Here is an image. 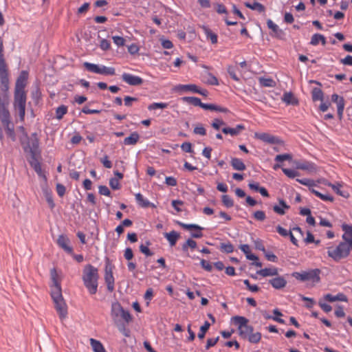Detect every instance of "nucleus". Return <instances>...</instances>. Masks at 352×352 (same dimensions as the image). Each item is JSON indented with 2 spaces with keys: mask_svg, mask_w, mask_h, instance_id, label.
<instances>
[{
  "mask_svg": "<svg viewBox=\"0 0 352 352\" xmlns=\"http://www.w3.org/2000/svg\"><path fill=\"white\" fill-rule=\"evenodd\" d=\"M51 277L53 282L51 287V296L54 303V307L62 320L65 318L67 315V306L63 297L60 283L58 280L56 271L54 268L51 270Z\"/></svg>",
  "mask_w": 352,
  "mask_h": 352,
  "instance_id": "f257e3e1",
  "label": "nucleus"
},
{
  "mask_svg": "<svg viewBox=\"0 0 352 352\" xmlns=\"http://www.w3.org/2000/svg\"><path fill=\"white\" fill-rule=\"evenodd\" d=\"M98 270L94 266L88 264L85 266L82 271V279L85 287L90 294H95L98 286Z\"/></svg>",
  "mask_w": 352,
  "mask_h": 352,
  "instance_id": "f03ea898",
  "label": "nucleus"
},
{
  "mask_svg": "<svg viewBox=\"0 0 352 352\" xmlns=\"http://www.w3.org/2000/svg\"><path fill=\"white\" fill-rule=\"evenodd\" d=\"M351 248L346 242L341 241L336 247L327 248V255L336 262L347 258L350 254Z\"/></svg>",
  "mask_w": 352,
  "mask_h": 352,
  "instance_id": "7ed1b4c3",
  "label": "nucleus"
},
{
  "mask_svg": "<svg viewBox=\"0 0 352 352\" xmlns=\"http://www.w3.org/2000/svg\"><path fill=\"white\" fill-rule=\"evenodd\" d=\"M111 316L114 324L121 322L122 320L129 323L132 320L130 313L124 310L118 302L111 304Z\"/></svg>",
  "mask_w": 352,
  "mask_h": 352,
  "instance_id": "20e7f679",
  "label": "nucleus"
},
{
  "mask_svg": "<svg viewBox=\"0 0 352 352\" xmlns=\"http://www.w3.org/2000/svg\"><path fill=\"white\" fill-rule=\"evenodd\" d=\"M320 270L319 269H312L300 272H294L292 273V276L302 282L311 281L313 283H318L320 280Z\"/></svg>",
  "mask_w": 352,
  "mask_h": 352,
  "instance_id": "39448f33",
  "label": "nucleus"
},
{
  "mask_svg": "<svg viewBox=\"0 0 352 352\" xmlns=\"http://www.w3.org/2000/svg\"><path fill=\"white\" fill-rule=\"evenodd\" d=\"M26 94L14 91V108L19 112L21 121H23L25 114Z\"/></svg>",
  "mask_w": 352,
  "mask_h": 352,
  "instance_id": "423d86ee",
  "label": "nucleus"
},
{
  "mask_svg": "<svg viewBox=\"0 0 352 352\" xmlns=\"http://www.w3.org/2000/svg\"><path fill=\"white\" fill-rule=\"evenodd\" d=\"M232 320L238 327L239 336L242 338L251 333V331H254L253 327L248 324V319L244 316H235L232 318Z\"/></svg>",
  "mask_w": 352,
  "mask_h": 352,
  "instance_id": "0eeeda50",
  "label": "nucleus"
},
{
  "mask_svg": "<svg viewBox=\"0 0 352 352\" xmlns=\"http://www.w3.org/2000/svg\"><path fill=\"white\" fill-rule=\"evenodd\" d=\"M83 65L87 71L94 74L110 76H113L116 74L115 69L113 67L96 65L88 62H85Z\"/></svg>",
  "mask_w": 352,
  "mask_h": 352,
  "instance_id": "6e6552de",
  "label": "nucleus"
},
{
  "mask_svg": "<svg viewBox=\"0 0 352 352\" xmlns=\"http://www.w3.org/2000/svg\"><path fill=\"white\" fill-rule=\"evenodd\" d=\"M296 181L300 184L308 186L310 192L322 201L331 202L333 201V197L330 195L322 194L313 188V186H315V182L314 180L310 179H297Z\"/></svg>",
  "mask_w": 352,
  "mask_h": 352,
  "instance_id": "1a4fd4ad",
  "label": "nucleus"
},
{
  "mask_svg": "<svg viewBox=\"0 0 352 352\" xmlns=\"http://www.w3.org/2000/svg\"><path fill=\"white\" fill-rule=\"evenodd\" d=\"M104 280L109 292H111L114 290L115 279L113 275V266L107 261L104 268Z\"/></svg>",
  "mask_w": 352,
  "mask_h": 352,
  "instance_id": "9d476101",
  "label": "nucleus"
},
{
  "mask_svg": "<svg viewBox=\"0 0 352 352\" xmlns=\"http://www.w3.org/2000/svg\"><path fill=\"white\" fill-rule=\"evenodd\" d=\"M122 80L131 86L140 85L143 83V79L142 78L129 73H123Z\"/></svg>",
  "mask_w": 352,
  "mask_h": 352,
  "instance_id": "9b49d317",
  "label": "nucleus"
},
{
  "mask_svg": "<svg viewBox=\"0 0 352 352\" xmlns=\"http://www.w3.org/2000/svg\"><path fill=\"white\" fill-rule=\"evenodd\" d=\"M8 98L6 94H0V118L4 121L6 120L10 112L8 109Z\"/></svg>",
  "mask_w": 352,
  "mask_h": 352,
  "instance_id": "f8f14e48",
  "label": "nucleus"
},
{
  "mask_svg": "<svg viewBox=\"0 0 352 352\" xmlns=\"http://www.w3.org/2000/svg\"><path fill=\"white\" fill-rule=\"evenodd\" d=\"M254 138L267 144H275L279 143V139L277 137L268 133H255Z\"/></svg>",
  "mask_w": 352,
  "mask_h": 352,
  "instance_id": "ddd939ff",
  "label": "nucleus"
},
{
  "mask_svg": "<svg viewBox=\"0 0 352 352\" xmlns=\"http://www.w3.org/2000/svg\"><path fill=\"white\" fill-rule=\"evenodd\" d=\"M28 77V73L26 71H22L21 72L16 82L15 91L25 92L24 89L26 85Z\"/></svg>",
  "mask_w": 352,
  "mask_h": 352,
  "instance_id": "4468645a",
  "label": "nucleus"
},
{
  "mask_svg": "<svg viewBox=\"0 0 352 352\" xmlns=\"http://www.w3.org/2000/svg\"><path fill=\"white\" fill-rule=\"evenodd\" d=\"M1 122L3 126L5 127L7 135L12 140L14 141L16 139L15 133L14 130L13 124L10 122V115L8 116L6 121L0 118Z\"/></svg>",
  "mask_w": 352,
  "mask_h": 352,
  "instance_id": "2eb2a0df",
  "label": "nucleus"
},
{
  "mask_svg": "<svg viewBox=\"0 0 352 352\" xmlns=\"http://www.w3.org/2000/svg\"><path fill=\"white\" fill-rule=\"evenodd\" d=\"M342 229L344 232L342 236L343 242L347 243L352 250V226L344 223L342 225Z\"/></svg>",
  "mask_w": 352,
  "mask_h": 352,
  "instance_id": "dca6fc26",
  "label": "nucleus"
},
{
  "mask_svg": "<svg viewBox=\"0 0 352 352\" xmlns=\"http://www.w3.org/2000/svg\"><path fill=\"white\" fill-rule=\"evenodd\" d=\"M342 229L344 232L342 236L343 242L347 243L352 250V226L344 223L342 225Z\"/></svg>",
  "mask_w": 352,
  "mask_h": 352,
  "instance_id": "f3484780",
  "label": "nucleus"
},
{
  "mask_svg": "<svg viewBox=\"0 0 352 352\" xmlns=\"http://www.w3.org/2000/svg\"><path fill=\"white\" fill-rule=\"evenodd\" d=\"M332 102L336 103L338 109V115L340 119L342 118L343 111L344 109V100L343 97L339 96L336 94L331 96Z\"/></svg>",
  "mask_w": 352,
  "mask_h": 352,
  "instance_id": "a211bd4d",
  "label": "nucleus"
},
{
  "mask_svg": "<svg viewBox=\"0 0 352 352\" xmlns=\"http://www.w3.org/2000/svg\"><path fill=\"white\" fill-rule=\"evenodd\" d=\"M57 243L59 247L63 249L66 252L72 254L73 252L72 248L69 245L70 241L69 238L63 234L58 236Z\"/></svg>",
  "mask_w": 352,
  "mask_h": 352,
  "instance_id": "6ab92c4d",
  "label": "nucleus"
},
{
  "mask_svg": "<svg viewBox=\"0 0 352 352\" xmlns=\"http://www.w3.org/2000/svg\"><path fill=\"white\" fill-rule=\"evenodd\" d=\"M296 167L298 169L307 170L310 173L316 172V166L314 163L310 162H296Z\"/></svg>",
  "mask_w": 352,
  "mask_h": 352,
  "instance_id": "aec40b11",
  "label": "nucleus"
},
{
  "mask_svg": "<svg viewBox=\"0 0 352 352\" xmlns=\"http://www.w3.org/2000/svg\"><path fill=\"white\" fill-rule=\"evenodd\" d=\"M269 283L276 289H283L287 285V280L282 276H277L274 278L270 279Z\"/></svg>",
  "mask_w": 352,
  "mask_h": 352,
  "instance_id": "412c9836",
  "label": "nucleus"
},
{
  "mask_svg": "<svg viewBox=\"0 0 352 352\" xmlns=\"http://www.w3.org/2000/svg\"><path fill=\"white\" fill-rule=\"evenodd\" d=\"M245 129L243 124H237L234 128L224 127L222 129V132L225 134H230L232 136L238 135L242 131Z\"/></svg>",
  "mask_w": 352,
  "mask_h": 352,
  "instance_id": "4be33fe9",
  "label": "nucleus"
},
{
  "mask_svg": "<svg viewBox=\"0 0 352 352\" xmlns=\"http://www.w3.org/2000/svg\"><path fill=\"white\" fill-rule=\"evenodd\" d=\"M177 91H191L195 93L198 91V87L195 84L178 85L175 87Z\"/></svg>",
  "mask_w": 352,
  "mask_h": 352,
  "instance_id": "5701e85b",
  "label": "nucleus"
},
{
  "mask_svg": "<svg viewBox=\"0 0 352 352\" xmlns=\"http://www.w3.org/2000/svg\"><path fill=\"white\" fill-rule=\"evenodd\" d=\"M30 153L32 155H34L38 150L39 140L36 133L32 134L30 139Z\"/></svg>",
  "mask_w": 352,
  "mask_h": 352,
  "instance_id": "b1692460",
  "label": "nucleus"
},
{
  "mask_svg": "<svg viewBox=\"0 0 352 352\" xmlns=\"http://www.w3.org/2000/svg\"><path fill=\"white\" fill-rule=\"evenodd\" d=\"M164 235L169 242L170 246H174L179 238V234L175 230H173L170 232H166L164 234Z\"/></svg>",
  "mask_w": 352,
  "mask_h": 352,
  "instance_id": "393cba45",
  "label": "nucleus"
},
{
  "mask_svg": "<svg viewBox=\"0 0 352 352\" xmlns=\"http://www.w3.org/2000/svg\"><path fill=\"white\" fill-rule=\"evenodd\" d=\"M256 273L263 277H267L278 275V272L276 267H266L257 271Z\"/></svg>",
  "mask_w": 352,
  "mask_h": 352,
  "instance_id": "a878e982",
  "label": "nucleus"
},
{
  "mask_svg": "<svg viewBox=\"0 0 352 352\" xmlns=\"http://www.w3.org/2000/svg\"><path fill=\"white\" fill-rule=\"evenodd\" d=\"M201 108L205 110L215 111L222 112V113L228 112V109L227 108L217 106L214 104L203 103V104L201 105Z\"/></svg>",
  "mask_w": 352,
  "mask_h": 352,
  "instance_id": "bb28decb",
  "label": "nucleus"
},
{
  "mask_svg": "<svg viewBox=\"0 0 352 352\" xmlns=\"http://www.w3.org/2000/svg\"><path fill=\"white\" fill-rule=\"evenodd\" d=\"M204 32L206 38L210 40L212 44H216L218 42V37L217 34L212 32V30L207 26H203Z\"/></svg>",
  "mask_w": 352,
  "mask_h": 352,
  "instance_id": "cd10ccee",
  "label": "nucleus"
},
{
  "mask_svg": "<svg viewBox=\"0 0 352 352\" xmlns=\"http://www.w3.org/2000/svg\"><path fill=\"white\" fill-rule=\"evenodd\" d=\"M135 196L138 204L142 208H148L149 206H153V204L151 203L147 199H145L141 193L138 192L135 194Z\"/></svg>",
  "mask_w": 352,
  "mask_h": 352,
  "instance_id": "c85d7f7f",
  "label": "nucleus"
},
{
  "mask_svg": "<svg viewBox=\"0 0 352 352\" xmlns=\"http://www.w3.org/2000/svg\"><path fill=\"white\" fill-rule=\"evenodd\" d=\"M140 140V135L137 132H133L130 136L124 139V145H135Z\"/></svg>",
  "mask_w": 352,
  "mask_h": 352,
  "instance_id": "c756f323",
  "label": "nucleus"
},
{
  "mask_svg": "<svg viewBox=\"0 0 352 352\" xmlns=\"http://www.w3.org/2000/svg\"><path fill=\"white\" fill-rule=\"evenodd\" d=\"M243 339H247L250 343L256 344L258 343L261 339V333L258 331L254 333V331H251V333H249Z\"/></svg>",
  "mask_w": 352,
  "mask_h": 352,
  "instance_id": "7c9ffc66",
  "label": "nucleus"
},
{
  "mask_svg": "<svg viewBox=\"0 0 352 352\" xmlns=\"http://www.w3.org/2000/svg\"><path fill=\"white\" fill-rule=\"evenodd\" d=\"M231 166L234 170H244L246 168V166L242 160L236 157H233L231 160Z\"/></svg>",
  "mask_w": 352,
  "mask_h": 352,
  "instance_id": "2f4dec72",
  "label": "nucleus"
},
{
  "mask_svg": "<svg viewBox=\"0 0 352 352\" xmlns=\"http://www.w3.org/2000/svg\"><path fill=\"white\" fill-rule=\"evenodd\" d=\"M321 42L322 45L326 44V38L325 37L320 34H314L311 38L310 44L311 45L316 46L318 45V43Z\"/></svg>",
  "mask_w": 352,
  "mask_h": 352,
  "instance_id": "473e14b6",
  "label": "nucleus"
},
{
  "mask_svg": "<svg viewBox=\"0 0 352 352\" xmlns=\"http://www.w3.org/2000/svg\"><path fill=\"white\" fill-rule=\"evenodd\" d=\"M182 100L184 102L192 104L193 106L195 107H201V105L203 104V102H201V100L197 97L185 96L182 98Z\"/></svg>",
  "mask_w": 352,
  "mask_h": 352,
  "instance_id": "72a5a7b5",
  "label": "nucleus"
},
{
  "mask_svg": "<svg viewBox=\"0 0 352 352\" xmlns=\"http://www.w3.org/2000/svg\"><path fill=\"white\" fill-rule=\"evenodd\" d=\"M245 7H247L251 10H256L260 13L263 12L265 10L264 6H263L261 3H260L258 2H253V3L245 2Z\"/></svg>",
  "mask_w": 352,
  "mask_h": 352,
  "instance_id": "f704fd0d",
  "label": "nucleus"
},
{
  "mask_svg": "<svg viewBox=\"0 0 352 352\" xmlns=\"http://www.w3.org/2000/svg\"><path fill=\"white\" fill-rule=\"evenodd\" d=\"M90 344L94 352H106V350L100 341L91 338Z\"/></svg>",
  "mask_w": 352,
  "mask_h": 352,
  "instance_id": "c9c22d12",
  "label": "nucleus"
},
{
  "mask_svg": "<svg viewBox=\"0 0 352 352\" xmlns=\"http://www.w3.org/2000/svg\"><path fill=\"white\" fill-rule=\"evenodd\" d=\"M279 204L280 206L275 205L273 207L274 211L280 215H283L285 213V208H289V206L287 205L285 201L283 199L279 201Z\"/></svg>",
  "mask_w": 352,
  "mask_h": 352,
  "instance_id": "e433bc0d",
  "label": "nucleus"
},
{
  "mask_svg": "<svg viewBox=\"0 0 352 352\" xmlns=\"http://www.w3.org/2000/svg\"><path fill=\"white\" fill-rule=\"evenodd\" d=\"M258 81L260 85L265 87H273L276 85L275 81L271 78L261 77Z\"/></svg>",
  "mask_w": 352,
  "mask_h": 352,
  "instance_id": "4c0bfd02",
  "label": "nucleus"
},
{
  "mask_svg": "<svg viewBox=\"0 0 352 352\" xmlns=\"http://www.w3.org/2000/svg\"><path fill=\"white\" fill-rule=\"evenodd\" d=\"M205 82L210 85H218V79L211 73L207 72L205 76Z\"/></svg>",
  "mask_w": 352,
  "mask_h": 352,
  "instance_id": "58836bf2",
  "label": "nucleus"
},
{
  "mask_svg": "<svg viewBox=\"0 0 352 352\" xmlns=\"http://www.w3.org/2000/svg\"><path fill=\"white\" fill-rule=\"evenodd\" d=\"M283 100L287 104H296L298 102L297 100L291 92L285 93L283 94Z\"/></svg>",
  "mask_w": 352,
  "mask_h": 352,
  "instance_id": "ea45409f",
  "label": "nucleus"
},
{
  "mask_svg": "<svg viewBox=\"0 0 352 352\" xmlns=\"http://www.w3.org/2000/svg\"><path fill=\"white\" fill-rule=\"evenodd\" d=\"M324 94L320 88L315 87L312 90V99L313 100H320L322 101Z\"/></svg>",
  "mask_w": 352,
  "mask_h": 352,
  "instance_id": "a19ab883",
  "label": "nucleus"
},
{
  "mask_svg": "<svg viewBox=\"0 0 352 352\" xmlns=\"http://www.w3.org/2000/svg\"><path fill=\"white\" fill-rule=\"evenodd\" d=\"M267 25L269 29L272 30V31L276 34L279 35L283 32V31L278 28V26L273 22L271 19H267Z\"/></svg>",
  "mask_w": 352,
  "mask_h": 352,
  "instance_id": "79ce46f5",
  "label": "nucleus"
},
{
  "mask_svg": "<svg viewBox=\"0 0 352 352\" xmlns=\"http://www.w3.org/2000/svg\"><path fill=\"white\" fill-rule=\"evenodd\" d=\"M67 112V107L63 104L60 105L56 109V118L58 120H61Z\"/></svg>",
  "mask_w": 352,
  "mask_h": 352,
  "instance_id": "37998d69",
  "label": "nucleus"
},
{
  "mask_svg": "<svg viewBox=\"0 0 352 352\" xmlns=\"http://www.w3.org/2000/svg\"><path fill=\"white\" fill-rule=\"evenodd\" d=\"M210 323L208 321H205L204 324L200 327L199 332L198 333V338L203 339L205 337L206 331L209 329Z\"/></svg>",
  "mask_w": 352,
  "mask_h": 352,
  "instance_id": "c03bdc74",
  "label": "nucleus"
},
{
  "mask_svg": "<svg viewBox=\"0 0 352 352\" xmlns=\"http://www.w3.org/2000/svg\"><path fill=\"white\" fill-rule=\"evenodd\" d=\"M30 165L38 175H41V165L40 162L34 157H32V161L30 162Z\"/></svg>",
  "mask_w": 352,
  "mask_h": 352,
  "instance_id": "a18cd8bd",
  "label": "nucleus"
},
{
  "mask_svg": "<svg viewBox=\"0 0 352 352\" xmlns=\"http://www.w3.org/2000/svg\"><path fill=\"white\" fill-rule=\"evenodd\" d=\"M188 248L195 249L197 248V242L191 239H188L183 245L182 250L184 252L188 251Z\"/></svg>",
  "mask_w": 352,
  "mask_h": 352,
  "instance_id": "49530a36",
  "label": "nucleus"
},
{
  "mask_svg": "<svg viewBox=\"0 0 352 352\" xmlns=\"http://www.w3.org/2000/svg\"><path fill=\"white\" fill-rule=\"evenodd\" d=\"M168 106V103L166 102H153L148 105V109L149 111L155 110L157 109H166Z\"/></svg>",
  "mask_w": 352,
  "mask_h": 352,
  "instance_id": "de8ad7c7",
  "label": "nucleus"
},
{
  "mask_svg": "<svg viewBox=\"0 0 352 352\" xmlns=\"http://www.w3.org/2000/svg\"><path fill=\"white\" fill-rule=\"evenodd\" d=\"M118 327V330L126 337L130 336V331L126 328V326L124 322H119L115 324Z\"/></svg>",
  "mask_w": 352,
  "mask_h": 352,
  "instance_id": "09e8293b",
  "label": "nucleus"
},
{
  "mask_svg": "<svg viewBox=\"0 0 352 352\" xmlns=\"http://www.w3.org/2000/svg\"><path fill=\"white\" fill-rule=\"evenodd\" d=\"M282 170L286 176H287L289 178H291V179H293V178L300 175L299 172H298L294 169L283 168Z\"/></svg>",
  "mask_w": 352,
  "mask_h": 352,
  "instance_id": "8fccbe9b",
  "label": "nucleus"
},
{
  "mask_svg": "<svg viewBox=\"0 0 352 352\" xmlns=\"http://www.w3.org/2000/svg\"><path fill=\"white\" fill-rule=\"evenodd\" d=\"M150 242L148 241L146 242V245L141 244L140 245V251L145 254L146 256H150L153 254V253L148 248V245H150Z\"/></svg>",
  "mask_w": 352,
  "mask_h": 352,
  "instance_id": "3c124183",
  "label": "nucleus"
},
{
  "mask_svg": "<svg viewBox=\"0 0 352 352\" xmlns=\"http://www.w3.org/2000/svg\"><path fill=\"white\" fill-rule=\"evenodd\" d=\"M262 315L264 317V318L267 320L272 319L278 323L285 324V320L283 319L278 317L271 316L265 311H262Z\"/></svg>",
  "mask_w": 352,
  "mask_h": 352,
  "instance_id": "603ef678",
  "label": "nucleus"
},
{
  "mask_svg": "<svg viewBox=\"0 0 352 352\" xmlns=\"http://www.w3.org/2000/svg\"><path fill=\"white\" fill-rule=\"evenodd\" d=\"M220 250L226 253H232L234 251V247L230 242L223 243L221 244Z\"/></svg>",
  "mask_w": 352,
  "mask_h": 352,
  "instance_id": "864d4df0",
  "label": "nucleus"
},
{
  "mask_svg": "<svg viewBox=\"0 0 352 352\" xmlns=\"http://www.w3.org/2000/svg\"><path fill=\"white\" fill-rule=\"evenodd\" d=\"M222 202L227 208H231L234 206V201L232 198L228 195H222Z\"/></svg>",
  "mask_w": 352,
  "mask_h": 352,
  "instance_id": "5fc2aeb1",
  "label": "nucleus"
},
{
  "mask_svg": "<svg viewBox=\"0 0 352 352\" xmlns=\"http://www.w3.org/2000/svg\"><path fill=\"white\" fill-rule=\"evenodd\" d=\"M178 224L186 230H203V228L197 224H187L182 222H178Z\"/></svg>",
  "mask_w": 352,
  "mask_h": 352,
  "instance_id": "6e6d98bb",
  "label": "nucleus"
},
{
  "mask_svg": "<svg viewBox=\"0 0 352 352\" xmlns=\"http://www.w3.org/2000/svg\"><path fill=\"white\" fill-rule=\"evenodd\" d=\"M292 155H290L289 153H285V154H282V155H277L275 157V161L278 162H283L285 160L290 161V160H292Z\"/></svg>",
  "mask_w": 352,
  "mask_h": 352,
  "instance_id": "4d7b16f0",
  "label": "nucleus"
},
{
  "mask_svg": "<svg viewBox=\"0 0 352 352\" xmlns=\"http://www.w3.org/2000/svg\"><path fill=\"white\" fill-rule=\"evenodd\" d=\"M228 73L229 74L230 76L235 81H239V78H238L236 75V69L233 66H228Z\"/></svg>",
  "mask_w": 352,
  "mask_h": 352,
  "instance_id": "13d9d810",
  "label": "nucleus"
},
{
  "mask_svg": "<svg viewBox=\"0 0 352 352\" xmlns=\"http://www.w3.org/2000/svg\"><path fill=\"white\" fill-rule=\"evenodd\" d=\"M253 217H254L255 219L261 221H264L266 218L265 212L262 210H257L254 212L253 214Z\"/></svg>",
  "mask_w": 352,
  "mask_h": 352,
  "instance_id": "bf43d9fd",
  "label": "nucleus"
},
{
  "mask_svg": "<svg viewBox=\"0 0 352 352\" xmlns=\"http://www.w3.org/2000/svg\"><path fill=\"white\" fill-rule=\"evenodd\" d=\"M243 283L246 285L247 288L252 292H257L259 291V287L256 285H251L249 280L245 279Z\"/></svg>",
  "mask_w": 352,
  "mask_h": 352,
  "instance_id": "052dcab7",
  "label": "nucleus"
},
{
  "mask_svg": "<svg viewBox=\"0 0 352 352\" xmlns=\"http://www.w3.org/2000/svg\"><path fill=\"white\" fill-rule=\"evenodd\" d=\"M184 202L181 200H173L171 202L172 206L175 208V210L177 212H182V210L180 206H183Z\"/></svg>",
  "mask_w": 352,
  "mask_h": 352,
  "instance_id": "680f3d73",
  "label": "nucleus"
},
{
  "mask_svg": "<svg viewBox=\"0 0 352 352\" xmlns=\"http://www.w3.org/2000/svg\"><path fill=\"white\" fill-rule=\"evenodd\" d=\"M219 338H208L207 340V343L205 346L206 350H208L210 347L214 346L218 342Z\"/></svg>",
  "mask_w": 352,
  "mask_h": 352,
  "instance_id": "e2e57ef3",
  "label": "nucleus"
},
{
  "mask_svg": "<svg viewBox=\"0 0 352 352\" xmlns=\"http://www.w3.org/2000/svg\"><path fill=\"white\" fill-rule=\"evenodd\" d=\"M194 133L200 135H205L206 134V131L202 124L197 125L194 129Z\"/></svg>",
  "mask_w": 352,
  "mask_h": 352,
  "instance_id": "0e129e2a",
  "label": "nucleus"
},
{
  "mask_svg": "<svg viewBox=\"0 0 352 352\" xmlns=\"http://www.w3.org/2000/svg\"><path fill=\"white\" fill-rule=\"evenodd\" d=\"M153 297V290L152 288H148L146 289L145 294H144V299L147 301V305L149 304L150 301L152 300Z\"/></svg>",
  "mask_w": 352,
  "mask_h": 352,
  "instance_id": "69168bd1",
  "label": "nucleus"
},
{
  "mask_svg": "<svg viewBox=\"0 0 352 352\" xmlns=\"http://www.w3.org/2000/svg\"><path fill=\"white\" fill-rule=\"evenodd\" d=\"M109 185L113 190H118L120 188L119 180L117 178H111L109 180Z\"/></svg>",
  "mask_w": 352,
  "mask_h": 352,
  "instance_id": "338daca9",
  "label": "nucleus"
},
{
  "mask_svg": "<svg viewBox=\"0 0 352 352\" xmlns=\"http://www.w3.org/2000/svg\"><path fill=\"white\" fill-rule=\"evenodd\" d=\"M340 61L344 65L352 66V56L347 55L345 58L340 59Z\"/></svg>",
  "mask_w": 352,
  "mask_h": 352,
  "instance_id": "774afa93",
  "label": "nucleus"
}]
</instances>
